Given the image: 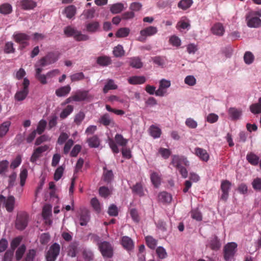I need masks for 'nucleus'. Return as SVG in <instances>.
Masks as SVG:
<instances>
[{"instance_id": "f257e3e1", "label": "nucleus", "mask_w": 261, "mask_h": 261, "mask_svg": "<svg viewBox=\"0 0 261 261\" xmlns=\"http://www.w3.org/2000/svg\"><path fill=\"white\" fill-rule=\"evenodd\" d=\"M114 141L111 138H108V143L114 153H118L119 152L117 144L124 147L127 144V140L123 138V136L119 134H117L114 137Z\"/></svg>"}, {"instance_id": "f03ea898", "label": "nucleus", "mask_w": 261, "mask_h": 261, "mask_svg": "<svg viewBox=\"0 0 261 261\" xmlns=\"http://www.w3.org/2000/svg\"><path fill=\"white\" fill-rule=\"evenodd\" d=\"M64 33L67 37H73L77 41H86L89 39L88 35L82 34L81 32L70 26L65 28Z\"/></svg>"}, {"instance_id": "7ed1b4c3", "label": "nucleus", "mask_w": 261, "mask_h": 261, "mask_svg": "<svg viewBox=\"0 0 261 261\" xmlns=\"http://www.w3.org/2000/svg\"><path fill=\"white\" fill-rule=\"evenodd\" d=\"M60 252V245L57 243H53L46 253V261H55L59 255Z\"/></svg>"}, {"instance_id": "20e7f679", "label": "nucleus", "mask_w": 261, "mask_h": 261, "mask_svg": "<svg viewBox=\"0 0 261 261\" xmlns=\"http://www.w3.org/2000/svg\"><path fill=\"white\" fill-rule=\"evenodd\" d=\"M237 245L236 243H228L224 247V258L225 261H230L232 259L236 251Z\"/></svg>"}, {"instance_id": "39448f33", "label": "nucleus", "mask_w": 261, "mask_h": 261, "mask_svg": "<svg viewBox=\"0 0 261 261\" xmlns=\"http://www.w3.org/2000/svg\"><path fill=\"white\" fill-rule=\"evenodd\" d=\"M14 41L20 44L21 49L25 48L29 45V41L30 37L28 35L22 33H16L13 35Z\"/></svg>"}, {"instance_id": "423d86ee", "label": "nucleus", "mask_w": 261, "mask_h": 261, "mask_svg": "<svg viewBox=\"0 0 261 261\" xmlns=\"http://www.w3.org/2000/svg\"><path fill=\"white\" fill-rule=\"evenodd\" d=\"M99 250L102 255L105 257L111 258L113 255V247L107 241H103L99 244Z\"/></svg>"}, {"instance_id": "0eeeda50", "label": "nucleus", "mask_w": 261, "mask_h": 261, "mask_svg": "<svg viewBox=\"0 0 261 261\" xmlns=\"http://www.w3.org/2000/svg\"><path fill=\"white\" fill-rule=\"evenodd\" d=\"M28 215L26 213H21L18 215L15 222V227L19 230L25 229L28 225Z\"/></svg>"}, {"instance_id": "6e6552de", "label": "nucleus", "mask_w": 261, "mask_h": 261, "mask_svg": "<svg viewBox=\"0 0 261 261\" xmlns=\"http://www.w3.org/2000/svg\"><path fill=\"white\" fill-rule=\"evenodd\" d=\"M171 164L176 167V169L183 167L182 165L186 167H188L190 165V163L186 157L176 155L172 156Z\"/></svg>"}, {"instance_id": "1a4fd4ad", "label": "nucleus", "mask_w": 261, "mask_h": 261, "mask_svg": "<svg viewBox=\"0 0 261 261\" xmlns=\"http://www.w3.org/2000/svg\"><path fill=\"white\" fill-rule=\"evenodd\" d=\"M170 81L165 79H162L160 82L159 89L155 91V95L157 96H166L167 89L170 86Z\"/></svg>"}, {"instance_id": "9d476101", "label": "nucleus", "mask_w": 261, "mask_h": 261, "mask_svg": "<svg viewBox=\"0 0 261 261\" xmlns=\"http://www.w3.org/2000/svg\"><path fill=\"white\" fill-rule=\"evenodd\" d=\"M157 32L158 29L156 27L153 26L147 27L140 31L141 36L138 38V40L141 42H144L146 37L154 35Z\"/></svg>"}, {"instance_id": "9b49d317", "label": "nucleus", "mask_w": 261, "mask_h": 261, "mask_svg": "<svg viewBox=\"0 0 261 261\" xmlns=\"http://www.w3.org/2000/svg\"><path fill=\"white\" fill-rule=\"evenodd\" d=\"M49 146L47 145H42L34 149L33 154L30 159L31 163H35L36 161L42 156V153L47 150Z\"/></svg>"}, {"instance_id": "f8f14e48", "label": "nucleus", "mask_w": 261, "mask_h": 261, "mask_svg": "<svg viewBox=\"0 0 261 261\" xmlns=\"http://www.w3.org/2000/svg\"><path fill=\"white\" fill-rule=\"evenodd\" d=\"M231 184L227 179H225L221 181V190L222 194L221 196V199L226 201L228 198L229 192L231 188Z\"/></svg>"}, {"instance_id": "ddd939ff", "label": "nucleus", "mask_w": 261, "mask_h": 261, "mask_svg": "<svg viewBox=\"0 0 261 261\" xmlns=\"http://www.w3.org/2000/svg\"><path fill=\"white\" fill-rule=\"evenodd\" d=\"M247 25L250 28H259L261 27V19L258 17H250L249 15L246 16Z\"/></svg>"}, {"instance_id": "4468645a", "label": "nucleus", "mask_w": 261, "mask_h": 261, "mask_svg": "<svg viewBox=\"0 0 261 261\" xmlns=\"http://www.w3.org/2000/svg\"><path fill=\"white\" fill-rule=\"evenodd\" d=\"M90 220L89 212L86 208L81 209L80 214V224L81 226H86Z\"/></svg>"}, {"instance_id": "2eb2a0df", "label": "nucleus", "mask_w": 261, "mask_h": 261, "mask_svg": "<svg viewBox=\"0 0 261 261\" xmlns=\"http://www.w3.org/2000/svg\"><path fill=\"white\" fill-rule=\"evenodd\" d=\"M29 85V80L27 78H24L23 82V89L16 94L15 98H25L28 93V87Z\"/></svg>"}, {"instance_id": "dca6fc26", "label": "nucleus", "mask_w": 261, "mask_h": 261, "mask_svg": "<svg viewBox=\"0 0 261 261\" xmlns=\"http://www.w3.org/2000/svg\"><path fill=\"white\" fill-rule=\"evenodd\" d=\"M79 244L77 242H72L67 247V255L74 257L79 252Z\"/></svg>"}, {"instance_id": "f3484780", "label": "nucleus", "mask_w": 261, "mask_h": 261, "mask_svg": "<svg viewBox=\"0 0 261 261\" xmlns=\"http://www.w3.org/2000/svg\"><path fill=\"white\" fill-rule=\"evenodd\" d=\"M15 199L13 196H9L7 198H5L4 204L6 210L9 212H12L14 209Z\"/></svg>"}, {"instance_id": "a211bd4d", "label": "nucleus", "mask_w": 261, "mask_h": 261, "mask_svg": "<svg viewBox=\"0 0 261 261\" xmlns=\"http://www.w3.org/2000/svg\"><path fill=\"white\" fill-rule=\"evenodd\" d=\"M103 172L101 179L107 184L111 183L114 179V174L112 170H108L106 167H103Z\"/></svg>"}, {"instance_id": "6ab92c4d", "label": "nucleus", "mask_w": 261, "mask_h": 261, "mask_svg": "<svg viewBox=\"0 0 261 261\" xmlns=\"http://www.w3.org/2000/svg\"><path fill=\"white\" fill-rule=\"evenodd\" d=\"M121 244L127 250H131L134 247V242L127 236H123L121 239Z\"/></svg>"}, {"instance_id": "aec40b11", "label": "nucleus", "mask_w": 261, "mask_h": 261, "mask_svg": "<svg viewBox=\"0 0 261 261\" xmlns=\"http://www.w3.org/2000/svg\"><path fill=\"white\" fill-rule=\"evenodd\" d=\"M99 122L104 126H113L115 124L113 119L111 118L110 115L108 113H105L100 117Z\"/></svg>"}, {"instance_id": "412c9836", "label": "nucleus", "mask_w": 261, "mask_h": 261, "mask_svg": "<svg viewBox=\"0 0 261 261\" xmlns=\"http://www.w3.org/2000/svg\"><path fill=\"white\" fill-rule=\"evenodd\" d=\"M195 154L200 160L205 162L208 161L210 156L206 150L197 147L195 148Z\"/></svg>"}, {"instance_id": "4be33fe9", "label": "nucleus", "mask_w": 261, "mask_h": 261, "mask_svg": "<svg viewBox=\"0 0 261 261\" xmlns=\"http://www.w3.org/2000/svg\"><path fill=\"white\" fill-rule=\"evenodd\" d=\"M228 114L231 120H236L239 119L242 114V111L240 109L234 107L230 108L228 110Z\"/></svg>"}, {"instance_id": "5701e85b", "label": "nucleus", "mask_w": 261, "mask_h": 261, "mask_svg": "<svg viewBox=\"0 0 261 261\" xmlns=\"http://www.w3.org/2000/svg\"><path fill=\"white\" fill-rule=\"evenodd\" d=\"M211 31L213 34L219 36H222L225 32L224 28L221 23L215 24L212 28Z\"/></svg>"}, {"instance_id": "b1692460", "label": "nucleus", "mask_w": 261, "mask_h": 261, "mask_svg": "<svg viewBox=\"0 0 261 261\" xmlns=\"http://www.w3.org/2000/svg\"><path fill=\"white\" fill-rule=\"evenodd\" d=\"M146 81L144 76H133L128 79V82L132 85L142 84Z\"/></svg>"}, {"instance_id": "393cba45", "label": "nucleus", "mask_w": 261, "mask_h": 261, "mask_svg": "<svg viewBox=\"0 0 261 261\" xmlns=\"http://www.w3.org/2000/svg\"><path fill=\"white\" fill-rule=\"evenodd\" d=\"M51 214V207L48 205H45L44 207H43L42 211V216L43 218L45 220V223H48L50 224L51 221L49 220V218Z\"/></svg>"}, {"instance_id": "a878e982", "label": "nucleus", "mask_w": 261, "mask_h": 261, "mask_svg": "<svg viewBox=\"0 0 261 261\" xmlns=\"http://www.w3.org/2000/svg\"><path fill=\"white\" fill-rule=\"evenodd\" d=\"M21 7L24 10H31L36 7L37 4L33 0H22L21 1Z\"/></svg>"}, {"instance_id": "bb28decb", "label": "nucleus", "mask_w": 261, "mask_h": 261, "mask_svg": "<svg viewBox=\"0 0 261 261\" xmlns=\"http://www.w3.org/2000/svg\"><path fill=\"white\" fill-rule=\"evenodd\" d=\"M87 142L91 148H97L100 144V140L96 135H94L91 138H88Z\"/></svg>"}, {"instance_id": "cd10ccee", "label": "nucleus", "mask_w": 261, "mask_h": 261, "mask_svg": "<svg viewBox=\"0 0 261 261\" xmlns=\"http://www.w3.org/2000/svg\"><path fill=\"white\" fill-rule=\"evenodd\" d=\"M97 63L102 66H107L112 63L111 58L108 56H100L97 59Z\"/></svg>"}, {"instance_id": "c85d7f7f", "label": "nucleus", "mask_w": 261, "mask_h": 261, "mask_svg": "<svg viewBox=\"0 0 261 261\" xmlns=\"http://www.w3.org/2000/svg\"><path fill=\"white\" fill-rule=\"evenodd\" d=\"M247 160L252 165L256 166L259 163V157L253 152H249L247 155Z\"/></svg>"}, {"instance_id": "c756f323", "label": "nucleus", "mask_w": 261, "mask_h": 261, "mask_svg": "<svg viewBox=\"0 0 261 261\" xmlns=\"http://www.w3.org/2000/svg\"><path fill=\"white\" fill-rule=\"evenodd\" d=\"M129 65L135 68H141L143 66V63L139 57H133L130 59Z\"/></svg>"}, {"instance_id": "7c9ffc66", "label": "nucleus", "mask_w": 261, "mask_h": 261, "mask_svg": "<svg viewBox=\"0 0 261 261\" xmlns=\"http://www.w3.org/2000/svg\"><path fill=\"white\" fill-rule=\"evenodd\" d=\"M76 8L74 5H70L65 8L64 12L68 18H72L76 14Z\"/></svg>"}, {"instance_id": "2f4dec72", "label": "nucleus", "mask_w": 261, "mask_h": 261, "mask_svg": "<svg viewBox=\"0 0 261 261\" xmlns=\"http://www.w3.org/2000/svg\"><path fill=\"white\" fill-rule=\"evenodd\" d=\"M132 190L133 193L138 195L140 197H142L144 195L143 186L141 183H137L132 188Z\"/></svg>"}, {"instance_id": "473e14b6", "label": "nucleus", "mask_w": 261, "mask_h": 261, "mask_svg": "<svg viewBox=\"0 0 261 261\" xmlns=\"http://www.w3.org/2000/svg\"><path fill=\"white\" fill-rule=\"evenodd\" d=\"M149 132L151 137L154 138H160L162 134V130L156 125H151L149 128Z\"/></svg>"}, {"instance_id": "72a5a7b5", "label": "nucleus", "mask_w": 261, "mask_h": 261, "mask_svg": "<svg viewBox=\"0 0 261 261\" xmlns=\"http://www.w3.org/2000/svg\"><path fill=\"white\" fill-rule=\"evenodd\" d=\"M86 28L87 32L94 33L96 32L99 28V24L97 21H93L86 24Z\"/></svg>"}, {"instance_id": "f704fd0d", "label": "nucleus", "mask_w": 261, "mask_h": 261, "mask_svg": "<svg viewBox=\"0 0 261 261\" xmlns=\"http://www.w3.org/2000/svg\"><path fill=\"white\" fill-rule=\"evenodd\" d=\"M210 247L212 250H217L221 247V243L217 236H215L211 238Z\"/></svg>"}, {"instance_id": "c9c22d12", "label": "nucleus", "mask_w": 261, "mask_h": 261, "mask_svg": "<svg viewBox=\"0 0 261 261\" xmlns=\"http://www.w3.org/2000/svg\"><path fill=\"white\" fill-rule=\"evenodd\" d=\"M70 90V87L67 85L57 89L56 94L59 97L65 96L69 93Z\"/></svg>"}, {"instance_id": "e433bc0d", "label": "nucleus", "mask_w": 261, "mask_h": 261, "mask_svg": "<svg viewBox=\"0 0 261 261\" xmlns=\"http://www.w3.org/2000/svg\"><path fill=\"white\" fill-rule=\"evenodd\" d=\"M73 110V107L71 105H68L65 108L62 110L60 114V117L62 119H65L70 114L72 113Z\"/></svg>"}, {"instance_id": "4c0bfd02", "label": "nucleus", "mask_w": 261, "mask_h": 261, "mask_svg": "<svg viewBox=\"0 0 261 261\" xmlns=\"http://www.w3.org/2000/svg\"><path fill=\"white\" fill-rule=\"evenodd\" d=\"M193 3V0H181L178 2L177 6L179 8L186 10L189 9Z\"/></svg>"}, {"instance_id": "58836bf2", "label": "nucleus", "mask_w": 261, "mask_h": 261, "mask_svg": "<svg viewBox=\"0 0 261 261\" xmlns=\"http://www.w3.org/2000/svg\"><path fill=\"white\" fill-rule=\"evenodd\" d=\"M158 198L163 202H170L172 199L171 195L167 192H160Z\"/></svg>"}, {"instance_id": "ea45409f", "label": "nucleus", "mask_w": 261, "mask_h": 261, "mask_svg": "<svg viewBox=\"0 0 261 261\" xmlns=\"http://www.w3.org/2000/svg\"><path fill=\"white\" fill-rule=\"evenodd\" d=\"M250 110L253 114L261 113V99H259L258 102L252 104L250 106Z\"/></svg>"}, {"instance_id": "a19ab883", "label": "nucleus", "mask_w": 261, "mask_h": 261, "mask_svg": "<svg viewBox=\"0 0 261 261\" xmlns=\"http://www.w3.org/2000/svg\"><path fill=\"white\" fill-rule=\"evenodd\" d=\"M150 179L154 187H158L160 186L161 183V178L158 173L156 172H152L150 175Z\"/></svg>"}, {"instance_id": "79ce46f5", "label": "nucleus", "mask_w": 261, "mask_h": 261, "mask_svg": "<svg viewBox=\"0 0 261 261\" xmlns=\"http://www.w3.org/2000/svg\"><path fill=\"white\" fill-rule=\"evenodd\" d=\"M123 8V4L119 3L112 5L110 8V11L113 14H117L121 12Z\"/></svg>"}, {"instance_id": "37998d69", "label": "nucleus", "mask_w": 261, "mask_h": 261, "mask_svg": "<svg viewBox=\"0 0 261 261\" xmlns=\"http://www.w3.org/2000/svg\"><path fill=\"white\" fill-rule=\"evenodd\" d=\"M10 125V122L5 121L0 125V137H3L6 135L9 130V127Z\"/></svg>"}, {"instance_id": "c03bdc74", "label": "nucleus", "mask_w": 261, "mask_h": 261, "mask_svg": "<svg viewBox=\"0 0 261 261\" xmlns=\"http://www.w3.org/2000/svg\"><path fill=\"white\" fill-rule=\"evenodd\" d=\"M9 162L6 160H2L0 162V175H4L8 170Z\"/></svg>"}, {"instance_id": "a18cd8bd", "label": "nucleus", "mask_w": 261, "mask_h": 261, "mask_svg": "<svg viewBox=\"0 0 261 261\" xmlns=\"http://www.w3.org/2000/svg\"><path fill=\"white\" fill-rule=\"evenodd\" d=\"M125 51L122 45H118L113 50V54L115 57H121L124 55Z\"/></svg>"}, {"instance_id": "49530a36", "label": "nucleus", "mask_w": 261, "mask_h": 261, "mask_svg": "<svg viewBox=\"0 0 261 261\" xmlns=\"http://www.w3.org/2000/svg\"><path fill=\"white\" fill-rule=\"evenodd\" d=\"M46 124L47 123L46 120L44 119H41L37 125V129L34 130L33 131H36V133H38L39 135H41L44 132Z\"/></svg>"}, {"instance_id": "de8ad7c7", "label": "nucleus", "mask_w": 261, "mask_h": 261, "mask_svg": "<svg viewBox=\"0 0 261 261\" xmlns=\"http://www.w3.org/2000/svg\"><path fill=\"white\" fill-rule=\"evenodd\" d=\"M146 245L148 247L151 249H154L157 245V241L154 239L151 236H148L145 238Z\"/></svg>"}, {"instance_id": "09e8293b", "label": "nucleus", "mask_w": 261, "mask_h": 261, "mask_svg": "<svg viewBox=\"0 0 261 261\" xmlns=\"http://www.w3.org/2000/svg\"><path fill=\"white\" fill-rule=\"evenodd\" d=\"M28 176V171L26 168L22 169L19 174L20 185L21 187L24 186Z\"/></svg>"}, {"instance_id": "8fccbe9b", "label": "nucleus", "mask_w": 261, "mask_h": 261, "mask_svg": "<svg viewBox=\"0 0 261 261\" xmlns=\"http://www.w3.org/2000/svg\"><path fill=\"white\" fill-rule=\"evenodd\" d=\"M26 250V247L25 245H22L20 246L19 248L16 250L15 252V258L17 260H20L22 257V256L24 255V253H25Z\"/></svg>"}, {"instance_id": "3c124183", "label": "nucleus", "mask_w": 261, "mask_h": 261, "mask_svg": "<svg viewBox=\"0 0 261 261\" xmlns=\"http://www.w3.org/2000/svg\"><path fill=\"white\" fill-rule=\"evenodd\" d=\"M95 11L94 8L86 9L83 11L82 15L84 16L85 19H92L94 17Z\"/></svg>"}, {"instance_id": "603ef678", "label": "nucleus", "mask_w": 261, "mask_h": 261, "mask_svg": "<svg viewBox=\"0 0 261 261\" xmlns=\"http://www.w3.org/2000/svg\"><path fill=\"white\" fill-rule=\"evenodd\" d=\"M89 91L84 90H80L76 92L75 95L70 98H89Z\"/></svg>"}, {"instance_id": "864d4df0", "label": "nucleus", "mask_w": 261, "mask_h": 261, "mask_svg": "<svg viewBox=\"0 0 261 261\" xmlns=\"http://www.w3.org/2000/svg\"><path fill=\"white\" fill-rule=\"evenodd\" d=\"M130 30L127 28H122L119 29L116 33V36L119 38H123L127 37L129 33Z\"/></svg>"}, {"instance_id": "5fc2aeb1", "label": "nucleus", "mask_w": 261, "mask_h": 261, "mask_svg": "<svg viewBox=\"0 0 261 261\" xmlns=\"http://www.w3.org/2000/svg\"><path fill=\"white\" fill-rule=\"evenodd\" d=\"M117 86L115 84L114 81L112 80H110L108 81L107 83L105 85L103 91L104 93H107L110 90H113L117 89Z\"/></svg>"}, {"instance_id": "6e6d98bb", "label": "nucleus", "mask_w": 261, "mask_h": 261, "mask_svg": "<svg viewBox=\"0 0 261 261\" xmlns=\"http://www.w3.org/2000/svg\"><path fill=\"white\" fill-rule=\"evenodd\" d=\"M190 25L189 21L186 18H182L177 24L176 28L177 29L181 28L182 29H186L189 27Z\"/></svg>"}, {"instance_id": "4d7b16f0", "label": "nucleus", "mask_w": 261, "mask_h": 261, "mask_svg": "<svg viewBox=\"0 0 261 261\" xmlns=\"http://www.w3.org/2000/svg\"><path fill=\"white\" fill-rule=\"evenodd\" d=\"M45 57L49 64L55 63L59 58L58 54L54 53H48Z\"/></svg>"}, {"instance_id": "13d9d810", "label": "nucleus", "mask_w": 261, "mask_h": 261, "mask_svg": "<svg viewBox=\"0 0 261 261\" xmlns=\"http://www.w3.org/2000/svg\"><path fill=\"white\" fill-rule=\"evenodd\" d=\"M12 10V6L9 4H4L0 6V12L3 14H8Z\"/></svg>"}, {"instance_id": "bf43d9fd", "label": "nucleus", "mask_w": 261, "mask_h": 261, "mask_svg": "<svg viewBox=\"0 0 261 261\" xmlns=\"http://www.w3.org/2000/svg\"><path fill=\"white\" fill-rule=\"evenodd\" d=\"M91 204L94 210L97 213H100L101 211L100 204L96 198H92L91 200Z\"/></svg>"}, {"instance_id": "052dcab7", "label": "nucleus", "mask_w": 261, "mask_h": 261, "mask_svg": "<svg viewBox=\"0 0 261 261\" xmlns=\"http://www.w3.org/2000/svg\"><path fill=\"white\" fill-rule=\"evenodd\" d=\"M156 253L160 259H164L166 258L167 254L165 248L163 247H158L156 249Z\"/></svg>"}, {"instance_id": "680f3d73", "label": "nucleus", "mask_w": 261, "mask_h": 261, "mask_svg": "<svg viewBox=\"0 0 261 261\" xmlns=\"http://www.w3.org/2000/svg\"><path fill=\"white\" fill-rule=\"evenodd\" d=\"M153 63L159 66L163 67L165 63V58L161 56H156L152 58Z\"/></svg>"}, {"instance_id": "e2e57ef3", "label": "nucleus", "mask_w": 261, "mask_h": 261, "mask_svg": "<svg viewBox=\"0 0 261 261\" xmlns=\"http://www.w3.org/2000/svg\"><path fill=\"white\" fill-rule=\"evenodd\" d=\"M99 193L101 197L106 198L111 194V192L107 187H100L99 189Z\"/></svg>"}, {"instance_id": "0e129e2a", "label": "nucleus", "mask_w": 261, "mask_h": 261, "mask_svg": "<svg viewBox=\"0 0 261 261\" xmlns=\"http://www.w3.org/2000/svg\"><path fill=\"white\" fill-rule=\"evenodd\" d=\"M36 253V252L35 249H29L26 254L24 261H34Z\"/></svg>"}, {"instance_id": "69168bd1", "label": "nucleus", "mask_w": 261, "mask_h": 261, "mask_svg": "<svg viewBox=\"0 0 261 261\" xmlns=\"http://www.w3.org/2000/svg\"><path fill=\"white\" fill-rule=\"evenodd\" d=\"M251 185L253 189L255 191H261V178L257 177L253 179Z\"/></svg>"}, {"instance_id": "338daca9", "label": "nucleus", "mask_w": 261, "mask_h": 261, "mask_svg": "<svg viewBox=\"0 0 261 261\" xmlns=\"http://www.w3.org/2000/svg\"><path fill=\"white\" fill-rule=\"evenodd\" d=\"M254 56L250 51H247L244 56V60L246 64H250L254 61Z\"/></svg>"}, {"instance_id": "774afa93", "label": "nucleus", "mask_w": 261, "mask_h": 261, "mask_svg": "<svg viewBox=\"0 0 261 261\" xmlns=\"http://www.w3.org/2000/svg\"><path fill=\"white\" fill-rule=\"evenodd\" d=\"M50 138L47 135H42L36 139L35 145L38 146L42 143L49 141Z\"/></svg>"}]
</instances>
